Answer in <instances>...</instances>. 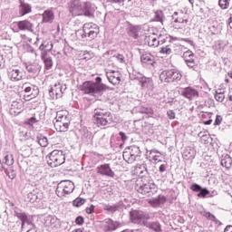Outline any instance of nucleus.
<instances>
[{"mask_svg": "<svg viewBox=\"0 0 232 232\" xmlns=\"http://www.w3.org/2000/svg\"><path fill=\"white\" fill-rule=\"evenodd\" d=\"M95 10H97L95 5L83 0H72L69 5V12L74 16L85 15L86 17H93Z\"/></svg>", "mask_w": 232, "mask_h": 232, "instance_id": "1", "label": "nucleus"}, {"mask_svg": "<svg viewBox=\"0 0 232 232\" xmlns=\"http://www.w3.org/2000/svg\"><path fill=\"white\" fill-rule=\"evenodd\" d=\"M106 90V85L102 83V78L96 77L95 82L88 81L82 83V92L86 95L99 97L102 95V92Z\"/></svg>", "mask_w": 232, "mask_h": 232, "instance_id": "2", "label": "nucleus"}, {"mask_svg": "<svg viewBox=\"0 0 232 232\" xmlns=\"http://www.w3.org/2000/svg\"><path fill=\"white\" fill-rule=\"evenodd\" d=\"M113 122V116L111 112L103 110V109H95L94 110V123L97 126H108Z\"/></svg>", "mask_w": 232, "mask_h": 232, "instance_id": "3", "label": "nucleus"}, {"mask_svg": "<svg viewBox=\"0 0 232 232\" xmlns=\"http://www.w3.org/2000/svg\"><path fill=\"white\" fill-rule=\"evenodd\" d=\"M54 128L57 131H66L70 128V116L66 115V111H59L56 112Z\"/></svg>", "mask_w": 232, "mask_h": 232, "instance_id": "4", "label": "nucleus"}, {"mask_svg": "<svg viewBox=\"0 0 232 232\" xmlns=\"http://www.w3.org/2000/svg\"><path fill=\"white\" fill-rule=\"evenodd\" d=\"M66 160V157L63 150H54L47 157V164L51 168H57V166H63Z\"/></svg>", "mask_w": 232, "mask_h": 232, "instance_id": "5", "label": "nucleus"}, {"mask_svg": "<svg viewBox=\"0 0 232 232\" xmlns=\"http://www.w3.org/2000/svg\"><path fill=\"white\" fill-rule=\"evenodd\" d=\"M77 35H82V39L89 37V39H95L99 35V25L93 23H87L83 24V29L78 31Z\"/></svg>", "mask_w": 232, "mask_h": 232, "instance_id": "6", "label": "nucleus"}, {"mask_svg": "<svg viewBox=\"0 0 232 232\" xmlns=\"http://www.w3.org/2000/svg\"><path fill=\"white\" fill-rule=\"evenodd\" d=\"M73 189H75V185L71 180H63L58 183L56 188V195L60 198L63 197H66V195H70L73 193Z\"/></svg>", "mask_w": 232, "mask_h": 232, "instance_id": "7", "label": "nucleus"}, {"mask_svg": "<svg viewBox=\"0 0 232 232\" xmlns=\"http://www.w3.org/2000/svg\"><path fill=\"white\" fill-rule=\"evenodd\" d=\"M123 160L128 164H133L135 160H140V149L137 146H130L123 151Z\"/></svg>", "mask_w": 232, "mask_h": 232, "instance_id": "8", "label": "nucleus"}, {"mask_svg": "<svg viewBox=\"0 0 232 232\" xmlns=\"http://www.w3.org/2000/svg\"><path fill=\"white\" fill-rule=\"evenodd\" d=\"M136 191L141 195H146L147 197H151L153 193L157 191V185L153 182L144 183L142 181L137 182L135 186Z\"/></svg>", "mask_w": 232, "mask_h": 232, "instance_id": "9", "label": "nucleus"}, {"mask_svg": "<svg viewBox=\"0 0 232 232\" xmlns=\"http://www.w3.org/2000/svg\"><path fill=\"white\" fill-rule=\"evenodd\" d=\"M182 74L177 70H165L160 74V80L161 82H175V81H180Z\"/></svg>", "mask_w": 232, "mask_h": 232, "instance_id": "10", "label": "nucleus"}, {"mask_svg": "<svg viewBox=\"0 0 232 232\" xmlns=\"http://www.w3.org/2000/svg\"><path fill=\"white\" fill-rule=\"evenodd\" d=\"M21 90L25 93L24 96L25 101H31V99H35L39 95V88L30 82L23 83Z\"/></svg>", "mask_w": 232, "mask_h": 232, "instance_id": "11", "label": "nucleus"}, {"mask_svg": "<svg viewBox=\"0 0 232 232\" xmlns=\"http://www.w3.org/2000/svg\"><path fill=\"white\" fill-rule=\"evenodd\" d=\"M14 217H17V218L21 220L22 228L24 227L25 224H27V226H30V228L27 230V232H37V230H35V225L34 224V218H32V217L22 211H15Z\"/></svg>", "mask_w": 232, "mask_h": 232, "instance_id": "12", "label": "nucleus"}, {"mask_svg": "<svg viewBox=\"0 0 232 232\" xmlns=\"http://www.w3.org/2000/svg\"><path fill=\"white\" fill-rule=\"evenodd\" d=\"M188 13L183 10H179L173 13L172 19L174 23H178V28L182 29L188 24Z\"/></svg>", "mask_w": 232, "mask_h": 232, "instance_id": "13", "label": "nucleus"}, {"mask_svg": "<svg viewBox=\"0 0 232 232\" xmlns=\"http://www.w3.org/2000/svg\"><path fill=\"white\" fill-rule=\"evenodd\" d=\"M44 226L52 231H57L61 227V220L55 216H47L44 218Z\"/></svg>", "mask_w": 232, "mask_h": 232, "instance_id": "14", "label": "nucleus"}, {"mask_svg": "<svg viewBox=\"0 0 232 232\" xmlns=\"http://www.w3.org/2000/svg\"><path fill=\"white\" fill-rule=\"evenodd\" d=\"M140 62L142 66H148V68H155V64H157L155 57L148 52L142 53Z\"/></svg>", "mask_w": 232, "mask_h": 232, "instance_id": "15", "label": "nucleus"}, {"mask_svg": "<svg viewBox=\"0 0 232 232\" xmlns=\"http://www.w3.org/2000/svg\"><path fill=\"white\" fill-rule=\"evenodd\" d=\"M106 77L111 84L117 86V84H121L122 74L119 71L110 70L106 72Z\"/></svg>", "mask_w": 232, "mask_h": 232, "instance_id": "16", "label": "nucleus"}, {"mask_svg": "<svg viewBox=\"0 0 232 232\" xmlns=\"http://www.w3.org/2000/svg\"><path fill=\"white\" fill-rule=\"evenodd\" d=\"M24 73L23 71L17 68H11L8 70V78L13 82H17L18 81H23Z\"/></svg>", "mask_w": 232, "mask_h": 232, "instance_id": "17", "label": "nucleus"}, {"mask_svg": "<svg viewBox=\"0 0 232 232\" xmlns=\"http://www.w3.org/2000/svg\"><path fill=\"white\" fill-rule=\"evenodd\" d=\"M187 66H188V68H197V63H195V54H193V52L191 51H186L184 52L183 55H182Z\"/></svg>", "mask_w": 232, "mask_h": 232, "instance_id": "18", "label": "nucleus"}, {"mask_svg": "<svg viewBox=\"0 0 232 232\" xmlns=\"http://www.w3.org/2000/svg\"><path fill=\"white\" fill-rule=\"evenodd\" d=\"M49 95L51 99H61L63 97V85L61 83H55L49 90Z\"/></svg>", "mask_w": 232, "mask_h": 232, "instance_id": "19", "label": "nucleus"}, {"mask_svg": "<svg viewBox=\"0 0 232 232\" xmlns=\"http://www.w3.org/2000/svg\"><path fill=\"white\" fill-rule=\"evenodd\" d=\"M143 226L147 227L149 231L162 232V225L160 221H143Z\"/></svg>", "mask_w": 232, "mask_h": 232, "instance_id": "20", "label": "nucleus"}, {"mask_svg": "<svg viewBox=\"0 0 232 232\" xmlns=\"http://www.w3.org/2000/svg\"><path fill=\"white\" fill-rule=\"evenodd\" d=\"M181 95L185 97V99H188V101H193V99L198 97V91L193 87H187L182 90Z\"/></svg>", "mask_w": 232, "mask_h": 232, "instance_id": "21", "label": "nucleus"}, {"mask_svg": "<svg viewBox=\"0 0 232 232\" xmlns=\"http://www.w3.org/2000/svg\"><path fill=\"white\" fill-rule=\"evenodd\" d=\"M97 173H99L100 175H103L105 177H111V178L115 177V172L111 170V168L108 163L102 164L97 167Z\"/></svg>", "mask_w": 232, "mask_h": 232, "instance_id": "22", "label": "nucleus"}, {"mask_svg": "<svg viewBox=\"0 0 232 232\" xmlns=\"http://www.w3.org/2000/svg\"><path fill=\"white\" fill-rule=\"evenodd\" d=\"M137 81L141 84L143 90H153V80L145 76L136 77Z\"/></svg>", "mask_w": 232, "mask_h": 232, "instance_id": "23", "label": "nucleus"}, {"mask_svg": "<svg viewBox=\"0 0 232 232\" xmlns=\"http://www.w3.org/2000/svg\"><path fill=\"white\" fill-rule=\"evenodd\" d=\"M27 201L34 204V202H39L43 198V192L39 189H34L27 194Z\"/></svg>", "mask_w": 232, "mask_h": 232, "instance_id": "24", "label": "nucleus"}, {"mask_svg": "<svg viewBox=\"0 0 232 232\" xmlns=\"http://www.w3.org/2000/svg\"><path fill=\"white\" fill-rule=\"evenodd\" d=\"M121 226V224L117 221H113L112 219H105L103 221V230L106 232L115 231Z\"/></svg>", "mask_w": 232, "mask_h": 232, "instance_id": "25", "label": "nucleus"}, {"mask_svg": "<svg viewBox=\"0 0 232 232\" xmlns=\"http://www.w3.org/2000/svg\"><path fill=\"white\" fill-rule=\"evenodd\" d=\"M42 23H49L52 24L53 23V19H55V14L53 13V10L52 9H47L42 14Z\"/></svg>", "mask_w": 232, "mask_h": 232, "instance_id": "26", "label": "nucleus"}, {"mask_svg": "<svg viewBox=\"0 0 232 232\" xmlns=\"http://www.w3.org/2000/svg\"><path fill=\"white\" fill-rule=\"evenodd\" d=\"M178 38H172L170 42V47L172 50V53L179 54L182 53V50L184 49V46L178 43Z\"/></svg>", "mask_w": 232, "mask_h": 232, "instance_id": "27", "label": "nucleus"}, {"mask_svg": "<svg viewBox=\"0 0 232 232\" xmlns=\"http://www.w3.org/2000/svg\"><path fill=\"white\" fill-rule=\"evenodd\" d=\"M16 25L19 28V30H22V31L27 30L28 32H34V24H32L28 20L16 22Z\"/></svg>", "mask_w": 232, "mask_h": 232, "instance_id": "28", "label": "nucleus"}, {"mask_svg": "<svg viewBox=\"0 0 232 232\" xmlns=\"http://www.w3.org/2000/svg\"><path fill=\"white\" fill-rule=\"evenodd\" d=\"M145 37V43H148L149 46H159V44H163L164 40H160V37H159V39H157V36L155 35H149V36H143Z\"/></svg>", "mask_w": 232, "mask_h": 232, "instance_id": "29", "label": "nucleus"}, {"mask_svg": "<svg viewBox=\"0 0 232 232\" xmlns=\"http://www.w3.org/2000/svg\"><path fill=\"white\" fill-rule=\"evenodd\" d=\"M149 204L152 208H159L161 204H166V198L162 195L158 196V198H154L149 200Z\"/></svg>", "mask_w": 232, "mask_h": 232, "instance_id": "30", "label": "nucleus"}, {"mask_svg": "<svg viewBox=\"0 0 232 232\" xmlns=\"http://www.w3.org/2000/svg\"><path fill=\"white\" fill-rule=\"evenodd\" d=\"M30 12H32V5L24 3V1L23 0H20V7H19L20 15H26V14H30Z\"/></svg>", "mask_w": 232, "mask_h": 232, "instance_id": "31", "label": "nucleus"}, {"mask_svg": "<svg viewBox=\"0 0 232 232\" xmlns=\"http://www.w3.org/2000/svg\"><path fill=\"white\" fill-rule=\"evenodd\" d=\"M160 158V152L157 150H151L149 153V159L151 162H154V164H157L159 162H162V160H159Z\"/></svg>", "mask_w": 232, "mask_h": 232, "instance_id": "32", "label": "nucleus"}, {"mask_svg": "<svg viewBox=\"0 0 232 232\" xmlns=\"http://www.w3.org/2000/svg\"><path fill=\"white\" fill-rule=\"evenodd\" d=\"M195 150L190 147H187L182 154L183 159H185V160H193V159H195Z\"/></svg>", "mask_w": 232, "mask_h": 232, "instance_id": "33", "label": "nucleus"}, {"mask_svg": "<svg viewBox=\"0 0 232 232\" xmlns=\"http://www.w3.org/2000/svg\"><path fill=\"white\" fill-rule=\"evenodd\" d=\"M140 27L139 26H131L129 29L130 37H133V39H139L140 37Z\"/></svg>", "mask_w": 232, "mask_h": 232, "instance_id": "34", "label": "nucleus"}, {"mask_svg": "<svg viewBox=\"0 0 232 232\" xmlns=\"http://www.w3.org/2000/svg\"><path fill=\"white\" fill-rule=\"evenodd\" d=\"M53 48V44L50 41H44L39 46V50H41V52H52Z\"/></svg>", "mask_w": 232, "mask_h": 232, "instance_id": "35", "label": "nucleus"}, {"mask_svg": "<svg viewBox=\"0 0 232 232\" xmlns=\"http://www.w3.org/2000/svg\"><path fill=\"white\" fill-rule=\"evenodd\" d=\"M119 208H121L120 203H116V204H113V205L105 204L103 206V209L105 211H109V213H115V211H119Z\"/></svg>", "mask_w": 232, "mask_h": 232, "instance_id": "36", "label": "nucleus"}, {"mask_svg": "<svg viewBox=\"0 0 232 232\" xmlns=\"http://www.w3.org/2000/svg\"><path fill=\"white\" fill-rule=\"evenodd\" d=\"M164 19H166V17L164 16V12L156 11L152 21H156L158 23H161L162 24H164Z\"/></svg>", "mask_w": 232, "mask_h": 232, "instance_id": "37", "label": "nucleus"}, {"mask_svg": "<svg viewBox=\"0 0 232 232\" xmlns=\"http://www.w3.org/2000/svg\"><path fill=\"white\" fill-rule=\"evenodd\" d=\"M140 218H142V214L138 211H133L130 213V220L134 224H139L140 222Z\"/></svg>", "mask_w": 232, "mask_h": 232, "instance_id": "38", "label": "nucleus"}, {"mask_svg": "<svg viewBox=\"0 0 232 232\" xmlns=\"http://www.w3.org/2000/svg\"><path fill=\"white\" fill-rule=\"evenodd\" d=\"M231 157H229V155H226L224 159L221 160V166H223V168H227V169H229V168H231Z\"/></svg>", "mask_w": 232, "mask_h": 232, "instance_id": "39", "label": "nucleus"}, {"mask_svg": "<svg viewBox=\"0 0 232 232\" xmlns=\"http://www.w3.org/2000/svg\"><path fill=\"white\" fill-rule=\"evenodd\" d=\"M139 111L140 113H145V115H149V117H151V115L155 113V111H153V108L150 106H141Z\"/></svg>", "mask_w": 232, "mask_h": 232, "instance_id": "40", "label": "nucleus"}, {"mask_svg": "<svg viewBox=\"0 0 232 232\" xmlns=\"http://www.w3.org/2000/svg\"><path fill=\"white\" fill-rule=\"evenodd\" d=\"M23 110V104L17 102H13L11 105V111H14V113H21V111Z\"/></svg>", "mask_w": 232, "mask_h": 232, "instance_id": "41", "label": "nucleus"}, {"mask_svg": "<svg viewBox=\"0 0 232 232\" xmlns=\"http://www.w3.org/2000/svg\"><path fill=\"white\" fill-rule=\"evenodd\" d=\"M202 215L203 217H206V218H208V220H212L213 222H216V224L219 223V226L222 225V222L218 221L217 217H215V215L211 214L210 212L204 211Z\"/></svg>", "mask_w": 232, "mask_h": 232, "instance_id": "42", "label": "nucleus"}, {"mask_svg": "<svg viewBox=\"0 0 232 232\" xmlns=\"http://www.w3.org/2000/svg\"><path fill=\"white\" fill-rule=\"evenodd\" d=\"M42 59L44 63L45 70H52V67L53 66V62L52 61V58H44V56H43Z\"/></svg>", "mask_w": 232, "mask_h": 232, "instance_id": "43", "label": "nucleus"}, {"mask_svg": "<svg viewBox=\"0 0 232 232\" xmlns=\"http://www.w3.org/2000/svg\"><path fill=\"white\" fill-rule=\"evenodd\" d=\"M160 53H165L166 55L173 53V51L171 49V44L169 43V44L161 47L160 50Z\"/></svg>", "mask_w": 232, "mask_h": 232, "instance_id": "44", "label": "nucleus"}, {"mask_svg": "<svg viewBox=\"0 0 232 232\" xmlns=\"http://www.w3.org/2000/svg\"><path fill=\"white\" fill-rule=\"evenodd\" d=\"M37 141L42 146V148H46V146H48V138L44 136H38Z\"/></svg>", "mask_w": 232, "mask_h": 232, "instance_id": "45", "label": "nucleus"}, {"mask_svg": "<svg viewBox=\"0 0 232 232\" xmlns=\"http://www.w3.org/2000/svg\"><path fill=\"white\" fill-rule=\"evenodd\" d=\"M226 96L224 95V92H222V90H218L215 94V99L218 101V102H222Z\"/></svg>", "mask_w": 232, "mask_h": 232, "instance_id": "46", "label": "nucleus"}, {"mask_svg": "<svg viewBox=\"0 0 232 232\" xmlns=\"http://www.w3.org/2000/svg\"><path fill=\"white\" fill-rule=\"evenodd\" d=\"M84 202H86V199L82 198H77L72 201V206H74L75 208H81V206H82Z\"/></svg>", "mask_w": 232, "mask_h": 232, "instance_id": "47", "label": "nucleus"}, {"mask_svg": "<svg viewBox=\"0 0 232 232\" xmlns=\"http://www.w3.org/2000/svg\"><path fill=\"white\" fill-rule=\"evenodd\" d=\"M218 5L222 10H227L229 8V1L228 0H219Z\"/></svg>", "mask_w": 232, "mask_h": 232, "instance_id": "48", "label": "nucleus"}, {"mask_svg": "<svg viewBox=\"0 0 232 232\" xmlns=\"http://www.w3.org/2000/svg\"><path fill=\"white\" fill-rule=\"evenodd\" d=\"M208 195H209V190L208 188H201V190L199 191V193L198 194V197L199 198H206V197H208Z\"/></svg>", "mask_w": 232, "mask_h": 232, "instance_id": "49", "label": "nucleus"}, {"mask_svg": "<svg viewBox=\"0 0 232 232\" xmlns=\"http://www.w3.org/2000/svg\"><path fill=\"white\" fill-rule=\"evenodd\" d=\"M113 57L118 61V63H121V64H124V63H126V58L121 53H116L113 55Z\"/></svg>", "mask_w": 232, "mask_h": 232, "instance_id": "50", "label": "nucleus"}, {"mask_svg": "<svg viewBox=\"0 0 232 232\" xmlns=\"http://www.w3.org/2000/svg\"><path fill=\"white\" fill-rule=\"evenodd\" d=\"M26 70L29 72V73H37L39 71V69H37V67L34 64L26 65Z\"/></svg>", "mask_w": 232, "mask_h": 232, "instance_id": "51", "label": "nucleus"}, {"mask_svg": "<svg viewBox=\"0 0 232 232\" xmlns=\"http://www.w3.org/2000/svg\"><path fill=\"white\" fill-rule=\"evenodd\" d=\"M5 162L7 166H12V164H14V156L5 155Z\"/></svg>", "mask_w": 232, "mask_h": 232, "instance_id": "52", "label": "nucleus"}, {"mask_svg": "<svg viewBox=\"0 0 232 232\" xmlns=\"http://www.w3.org/2000/svg\"><path fill=\"white\" fill-rule=\"evenodd\" d=\"M190 189H192L195 193H198L202 190V187L197 183L191 185Z\"/></svg>", "mask_w": 232, "mask_h": 232, "instance_id": "53", "label": "nucleus"}, {"mask_svg": "<svg viewBox=\"0 0 232 232\" xmlns=\"http://www.w3.org/2000/svg\"><path fill=\"white\" fill-rule=\"evenodd\" d=\"M37 122V119L35 117H31L25 121V124H29V126H34Z\"/></svg>", "mask_w": 232, "mask_h": 232, "instance_id": "54", "label": "nucleus"}, {"mask_svg": "<svg viewBox=\"0 0 232 232\" xmlns=\"http://www.w3.org/2000/svg\"><path fill=\"white\" fill-rule=\"evenodd\" d=\"M75 224H77V226H82V224H84V218H82V216L77 217L75 219Z\"/></svg>", "mask_w": 232, "mask_h": 232, "instance_id": "55", "label": "nucleus"}, {"mask_svg": "<svg viewBox=\"0 0 232 232\" xmlns=\"http://www.w3.org/2000/svg\"><path fill=\"white\" fill-rule=\"evenodd\" d=\"M214 124L215 126H220L222 124V116L217 115Z\"/></svg>", "mask_w": 232, "mask_h": 232, "instance_id": "56", "label": "nucleus"}, {"mask_svg": "<svg viewBox=\"0 0 232 232\" xmlns=\"http://www.w3.org/2000/svg\"><path fill=\"white\" fill-rule=\"evenodd\" d=\"M8 178L11 179V180H14L17 175L15 174V170L12 169L11 172H7Z\"/></svg>", "mask_w": 232, "mask_h": 232, "instance_id": "57", "label": "nucleus"}, {"mask_svg": "<svg viewBox=\"0 0 232 232\" xmlns=\"http://www.w3.org/2000/svg\"><path fill=\"white\" fill-rule=\"evenodd\" d=\"M93 211H95V206L93 205H91L89 208H86V213H88V215H92Z\"/></svg>", "mask_w": 232, "mask_h": 232, "instance_id": "58", "label": "nucleus"}, {"mask_svg": "<svg viewBox=\"0 0 232 232\" xmlns=\"http://www.w3.org/2000/svg\"><path fill=\"white\" fill-rule=\"evenodd\" d=\"M167 115L170 121H173L175 119V111H167Z\"/></svg>", "mask_w": 232, "mask_h": 232, "instance_id": "59", "label": "nucleus"}, {"mask_svg": "<svg viewBox=\"0 0 232 232\" xmlns=\"http://www.w3.org/2000/svg\"><path fill=\"white\" fill-rule=\"evenodd\" d=\"M119 135L123 142H126V140H128V136H126V133L121 131Z\"/></svg>", "mask_w": 232, "mask_h": 232, "instance_id": "60", "label": "nucleus"}, {"mask_svg": "<svg viewBox=\"0 0 232 232\" xmlns=\"http://www.w3.org/2000/svg\"><path fill=\"white\" fill-rule=\"evenodd\" d=\"M166 168H168V164H161L159 169L160 173H164V171H166Z\"/></svg>", "mask_w": 232, "mask_h": 232, "instance_id": "61", "label": "nucleus"}, {"mask_svg": "<svg viewBox=\"0 0 232 232\" xmlns=\"http://www.w3.org/2000/svg\"><path fill=\"white\" fill-rule=\"evenodd\" d=\"M182 41H185V43H188V44H190V46H195V42L189 40L188 38H183Z\"/></svg>", "mask_w": 232, "mask_h": 232, "instance_id": "62", "label": "nucleus"}, {"mask_svg": "<svg viewBox=\"0 0 232 232\" xmlns=\"http://www.w3.org/2000/svg\"><path fill=\"white\" fill-rule=\"evenodd\" d=\"M3 66H5V58L0 54V68H3Z\"/></svg>", "mask_w": 232, "mask_h": 232, "instance_id": "63", "label": "nucleus"}, {"mask_svg": "<svg viewBox=\"0 0 232 232\" xmlns=\"http://www.w3.org/2000/svg\"><path fill=\"white\" fill-rule=\"evenodd\" d=\"M224 232H232V225H227L225 227Z\"/></svg>", "mask_w": 232, "mask_h": 232, "instance_id": "64", "label": "nucleus"}]
</instances>
